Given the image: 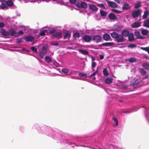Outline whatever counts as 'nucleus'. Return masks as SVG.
Masks as SVG:
<instances>
[{"instance_id":"1","label":"nucleus","mask_w":149,"mask_h":149,"mask_svg":"<svg viewBox=\"0 0 149 149\" xmlns=\"http://www.w3.org/2000/svg\"><path fill=\"white\" fill-rule=\"evenodd\" d=\"M111 37L114 39L118 42H123L125 40V39L121 34H118L116 32H113L110 33Z\"/></svg>"},{"instance_id":"2","label":"nucleus","mask_w":149,"mask_h":149,"mask_svg":"<svg viewBox=\"0 0 149 149\" xmlns=\"http://www.w3.org/2000/svg\"><path fill=\"white\" fill-rule=\"evenodd\" d=\"M47 47L45 46L42 47L41 52H40L39 55L41 58H43L44 56L47 53Z\"/></svg>"},{"instance_id":"3","label":"nucleus","mask_w":149,"mask_h":149,"mask_svg":"<svg viewBox=\"0 0 149 149\" xmlns=\"http://www.w3.org/2000/svg\"><path fill=\"white\" fill-rule=\"evenodd\" d=\"M76 5L79 8H83L84 9L86 8L88 6L87 4L83 1L81 2H77L76 3Z\"/></svg>"},{"instance_id":"4","label":"nucleus","mask_w":149,"mask_h":149,"mask_svg":"<svg viewBox=\"0 0 149 149\" xmlns=\"http://www.w3.org/2000/svg\"><path fill=\"white\" fill-rule=\"evenodd\" d=\"M141 15V12L139 9L134 11L132 13V17L134 18H135L139 16H140Z\"/></svg>"},{"instance_id":"5","label":"nucleus","mask_w":149,"mask_h":149,"mask_svg":"<svg viewBox=\"0 0 149 149\" xmlns=\"http://www.w3.org/2000/svg\"><path fill=\"white\" fill-rule=\"evenodd\" d=\"M52 36L58 39L61 38H62V33L61 32H55L52 35Z\"/></svg>"},{"instance_id":"6","label":"nucleus","mask_w":149,"mask_h":149,"mask_svg":"<svg viewBox=\"0 0 149 149\" xmlns=\"http://www.w3.org/2000/svg\"><path fill=\"white\" fill-rule=\"evenodd\" d=\"M109 6L111 8H116L118 6L114 2L109 1L108 0H106Z\"/></svg>"},{"instance_id":"7","label":"nucleus","mask_w":149,"mask_h":149,"mask_svg":"<svg viewBox=\"0 0 149 149\" xmlns=\"http://www.w3.org/2000/svg\"><path fill=\"white\" fill-rule=\"evenodd\" d=\"M93 39L96 43L99 42L102 40L101 37L98 35H96L93 36Z\"/></svg>"},{"instance_id":"8","label":"nucleus","mask_w":149,"mask_h":149,"mask_svg":"<svg viewBox=\"0 0 149 149\" xmlns=\"http://www.w3.org/2000/svg\"><path fill=\"white\" fill-rule=\"evenodd\" d=\"M83 39L87 42H89L91 40V37L88 35H85L83 37Z\"/></svg>"},{"instance_id":"9","label":"nucleus","mask_w":149,"mask_h":149,"mask_svg":"<svg viewBox=\"0 0 149 149\" xmlns=\"http://www.w3.org/2000/svg\"><path fill=\"white\" fill-rule=\"evenodd\" d=\"M0 33H1L3 35L5 36H8L9 35V31H6L5 29H0Z\"/></svg>"},{"instance_id":"10","label":"nucleus","mask_w":149,"mask_h":149,"mask_svg":"<svg viewBox=\"0 0 149 149\" xmlns=\"http://www.w3.org/2000/svg\"><path fill=\"white\" fill-rule=\"evenodd\" d=\"M114 44V43L113 42H107L103 43L101 45H100L99 46L100 47L102 46H107V47H111Z\"/></svg>"},{"instance_id":"11","label":"nucleus","mask_w":149,"mask_h":149,"mask_svg":"<svg viewBox=\"0 0 149 149\" xmlns=\"http://www.w3.org/2000/svg\"><path fill=\"white\" fill-rule=\"evenodd\" d=\"M141 25V23L139 22H135L133 23L131 25L133 28H137L139 27Z\"/></svg>"},{"instance_id":"12","label":"nucleus","mask_w":149,"mask_h":149,"mask_svg":"<svg viewBox=\"0 0 149 149\" xmlns=\"http://www.w3.org/2000/svg\"><path fill=\"white\" fill-rule=\"evenodd\" d=\"M103 39L106 41H108L110 40L111 38L109 34L108 33H105L102 36Z\"/></svg>"},{"instance_id":"13","label":"nucleus","mask_w":149,"mask_h":149,"mask_svg":"<svg viewBox=\"0 0 149 149\" xmlns=\"http://www.w3.org/2000/svg\"><path fill=\"white\" fill-rule=\"evenodd\" d=\"M9 35H11L12 36H17V33L13 29L9 30Z\"/></svg>"},{"instance_id":"14","label":"nucleus","mask_w":149,"mask_h":149,"mask_svg":"<svg viewBox=\"0 0 149 149\" xmlns=\"http://www.w3.org/2000/svg\"><path fill=\"white\" fill-rule=\"evenodd\" d=\"M24 39L27 41L32 42L34 40V38L33 37L31 36H28L25 37Z\"/></svg>"},{"instance_id":"15","label":"nucleus","mask_w":149,"mask_h":149,"mask_svg":"<svg viewBox=\"0 0 149 149\" xmlns=\"http://www.w3.org/2000/svg\"><path fill=\"white\" fill-rule=\"evenodd\" d=\"M129 34V31L126 30H123L121 33V35L123 36V37H127L128 36Z\"/></svg>"},{"instance_id":"16","label":"nucleus","mask_w":149,"mask_h":149,"mask_svg":"<svg viewBox=\"0 0 149 149\" xmlns=\"http://www.w3.org/2000/svg\"><path fill=\"white\" fill-rule=\"evenodd\" d=\"M89 8L94 11H97V8L95 5L93 4H91L89 6Z\"/></svg>"},{"instance_id":"17","label":"nucleus","mask_w":149,"mask_h":149,"mask_svg":"<svg viewBox=\"0 0 149 149\" xmlns=\"http://www.w3.org/2000/svg\"><path fill=\"white\" fill-rule=\"evenodd\" d=\"M108 17L109 19L111 20L116 19L117 18V17L113 13H111L108 15Z\"/></svg>"},{"instance_id":"18","label":"nucleus","mask_w":149,"mask_h":149,"mask_svg":"<svg viewBox=\"0 0 149 149\" xmlns=\"http://www.w3.org/2000/svg\"><path fill=\"white\" fill-rule=\"evenodd\" d=\"M113 80V79L112 78L108 77L105 79V82L106 84H110L112 83Z\"/></svg>"},{"instance_id":"19","label":"nucleus","mask_w":149,"mask_h":149,"mask_svg":"<svg viewBox=\"0 0 149 149\" xmlns=\"http://www.w3.org/2000/svg\"><path fill=\"white\" fill-rule=\"evenodd\" d=\"M128 36V40L129 41L132 42L134 40V35L132 33H129Z\"/></svg>"},{"instance_id":"20","label":"nucleus","mask_w":149,"mask_h":149,"mask_svg":"<svg viewBox=\"0 0 149 149\" xmlns=\"http://www.w3.org/2000/svg\"><path fill=\"white\" fill-rule=\"evenodd\" d=\"M130 8V6L129 4L127 3H124L123 6L122 7V9L123 10H128Z\"/></svg>"},{"instance_id":"21","label":"nucleus","mask_w":149,"mask_h":149,"mask_svg":"<svg viewBox=\"0 0 149 149\" xmlns=\"http://www.w3.org/2000/svg\"><path fill=\"white\" fill-rule=\"evenodd\" d=\"M142 66L145 69L149 70V63L148 62L143 63L142 65Z\"/></svg>"},{"instance_id":"22","label":"nucleus","mask_w":149,"mask_h":149,"mask_svg":"<svg viewBox=\"0 0 149 149\" xmlns=\"http://www.w3.org/2000/svg\"><path fill=\"white\" fill-rule=\"evenodd\" d=\"M79 51L82 54L84 55H89L88 52L86 50L79 49Z\"/></svg>"},{"instance_id":"23","label":"nucleus","mask_w":149,"mask_h":149,"mask_svg":"<svg viewBox=\"0 0 149 149\" xmlns=\"http://www.w3.org/2000/svg\"><path fill=\"white\" fill-rule=\"evenodd\" d=\"M4 2H5L6 3V4L7 5V6H12L13 4V2L10 0L8 1H7L5 0H4Z\"/></svg>"},{"instance_id":"24","label":"nucleus","mask_w":149,"mask_h":149,"mask_svg":"<svg viewBox=\"0 0 149 149\" xmlns=\"http://www.w3.org/2000/svg\"><path fill=\"white\" fill-rule=\"evenodd\" d=\"M100 14L101 16L104 17L107 16V13L104 10H101L100 11Z\"/></svg>"},{"instance_id":"25","label":"nucleus","mask_w":149,"mask_h":149,"mask_svg":"<svg viewBox=\"0 0 149 149\" xmlns=\"http://www.w3.org/2000/svg\"><path fill=\"white\" fill-rule=\"evenodd\" d=\"M143 26L145 27L149 28V18L147 19L146 21L144 22Z\"/></svg>"},{"instance_id":"26","label":"nucleus","mask_w":149,"mask_h":149,"mask_svg":"<svg viewBox=\"0 0 149 149\" xmlns=\"http://www.w3.org/2000/svg\"><path fill=\"white\" fill-rule=\"evenodd\" d=\"M47 30H43L40 31L39 33V35L40 36H44L45 34V33H47Z\"/></svg>"},{"instance_id":"27","label":"nucleus","mask_w":149,"mask_h":149,"mask_svg":"<svg viewBox=\"0 0 149 149\" xmlns=\"http://www.w3.org/2000/svg\"><path fill=\"white\" fill-rule=\"evenodd\" d=\"M139 70L142 75H144L146 74V72L144 69L143 68H139Z\"/></svg>"},{"instance_id":"28","label":"nucleus","mask_w":149,"mask_h":149,"mask_svg":"<svg viewBox=\"0 0 149 149\" xmlns=\"http://www.w3.org/2000/svg\"><path fill=\"white\" fill-rule=\"evenodd\" d=\"M121 29L120 26L118 25H116L114 27V30L116 31H119Z\"/></svg>"},{"instance_id":"29","label":"nucleus","mask_w":149,"mask_h":149,"mask_svg":"<svg viewBox=\"0 0 149 149\" xmlns=\"http://www.w3.org/2000/svg\"><path fill=\"white\" fill-rule=\"evenodd\" d=\"M1 7V8L3 9L4 8H7V5L5 2H4V0H3L2 2Z\"/></svg>"},{"instance_id":"30","label":"nucleus","mask_w":149,"mask_h":149,"mask_svg":"<svg viewBox=\"0 0 149 149\" xmlns=\"http://www.w3.org/2000/svg\"><path fill=\"white\" fill-rule=\"evenodd\" d=\"M142 34L143 35H146L148 33V31L146 29H143L141 31Z\"/></svg>"},{"instance_id":"31","label":"nucleus","mask_w":149,"mask_h":149,"mask_svg":"<svg viewBox=\"0 0 149 149\" xmlns=\"http://www.w3.org/2000/svg\"><path fill=\"white\" fill-rule=\"evenodd\" d=\"M45 59L46 62L47 63H51L52 62V59L49 56H46Z\"/></svg>"},{"instance_id":"32","label":"nucleus","mask_w":149,"mask_h":149,"mask_svg":"<svg viewBox=\"0 0 149 149\" xmlns=\"http://www.w3.org/2000/svg\"><path fill=\"white\" fill-rule=\"evenodd\" d=\"M149 12L148 11L146 10L145 11L143 15V19H145L147 18L148 16L149 15Z\"/></svg>"},{"instance_id":"33","label":"nucleus","mask_w":149,"mask_h":149,"mask_svg":"<svg viewBox=\"0 0 149 149\" xmlns=\"http://www.w3.org/2000/svg\"><path fill=\"white\" fill-rule=\"evenodd\" d=\"M64 36L63 37L64 39H69L71 35L70 34L68 33H65L64 35Z\"/></svg>"},{"instance_id":"34","label":"nucleus","mask_w":149,"mask_h":149,"mask_svg":"<svg viewBox=\"0 0 149 149\" xmlns=\"http://www.w3.org/2000/svg\"><path fill=\"white\" fill-rule=\"evenodd\" d=\"M112 119L116 122V124L114 125L113 126H118V119L114 117L112 118Z\"/></svg>"},{"instance_id":"35","label":"nucleus","mask_w":149,"mask_h":149,"mask_svg":"<svg viewBox=\"0 0 149 149\" xmlns=\"http://www.w3.org/2000/svg\"><path fill=\"white\" fill-rule=\"evenodd\" d=\"M103 74L105 76H107L109 75L108 71L106 68H104L103 70Z\"/></svg>"},{"instance_id":"36","label":"nucleus","mask_w":149,"mask_h":149,"mask_svg":"<svg viewBox=\"0 0 149 149\" xmlns=\"http://www.w3.org/2000/svg\"><path fill=\"white\" fill-rule=\"evenodd\" d=\"M141 49L143 50L146 51L149 54V47H141Z\"/></svg>"},{"instance_id":"37","label":"nucleus","mask_w":149,"mask_h":149,"mask_svg":"<svg viewBox=\"0 0 149 149\" xmlns=\"http://www.w3.org/2000/svg\"><path fill=\"white\" fill-rule=\"evenodd\" d=\"M97 6L101 8H103L104 9H106L107 8H105V5L104 4L102 3H97Z\"/></svg>"},{"instance_id":"38","label":"nucleus","mask_w":149,"mask_h":149,"mask_svg":"<svg viewBox=\"0 0 149 149\" xmlns=\"http://www.w3.org/2000/svg\"><path fill=\"white\" fill-rule=\"evenodd\" d=\"M128 61L132 63L136 61V60L135 58H131L128 59Z\"/></svg>"},{"instance_id":"39","label":"nucleus","mask_w":149,"mask_h":149,"mask_svg":"<svg viewBox=\"0 0 149 149\" xmlns=\"http://www.w3.org/2000/svg\"><path fill=\"white\" fill-rule=\"evenodd\" d=\"M112 10L113 12L116 13H121V11L120 10H118L117 9H114V8H112Z\"/></svg>"},{"instance_id":"40","label":"nucleus","mask_w":149,"mask_h":149,"mask_svg":"<svg viewBox=\"0 0 149 149\" xmlns=\"http://www.w3.org/2000/svg\"><path fill=\"white\" fill-rule=\"evenodd\" d=\"M62 72L65 73H67L68 72L69 70L68 69L65 68L62 69Z\"/></svg>"},{"instance_id":"41","label":"nucleus","mask_w":149,"mask_h":149,"mask_svg":"<svg viewBox=\"0 0 149 149\" xmlns=\"http://www.w3.org/2000/svg\"><path fill=\"white\" fill-rule=\"evenodd\" d=\"M80 36V34L78 32H76L74 34V38H79Z\"/></svg>"},{"instance_id":"42","label":"nucleus","mask_w":149,"mask_h":149,"mask_svg":"<svg viewBox=\"0 0 149 149\" xmlns=\"http://www.w3.org/2000/svg\"><path fill=\"white\" fill-rule=\"evenodd\" d=\"M141 6V3L139 2L135 4L134 6V8L136 9L139 8Z\"/></svg>"},{"instance_id":"43","label":"nucleus","mask_w":149,"mask_h":149,"mask_svg":"<svg viewBox=\"0 0 149 149\" xmlns=\"http://www.w3.org/2000/svg\"><path fill=\"white\" fill-rule=\"evenodd\" d=\"M56 31V30L55 29H53L49 30V33L51 34H54Z\"/></svg>"},{"instance_id":"44","label":"nucleus","mask_w":149,"mask_h":149,"mask_svg":"<svg viewBox=\"0 0 149 149\" xmlns=\"http://www.w3.org/2000/svg\"><path fill=\"white\" fill-rule=\"evenodd\" d=\"M79 75L80 77H84L87 76V74H84L82 73H79Z\"/></svg>"},{"instance_id":"45","label":"nucleus","mask_w":149,"mask_h":149,"mask_svg":"<svg viewBox=\"0 0 149 149\" xmlns=\"http://www.w3.org/2000/svg\"><path fill=\"white\" fill-rule=\"evenodd\" d=\"M136 47V45L134 44H131L128 46V47L129 48H133Z\"/></svg>"},{"instance_id":"46","label":"nucleus","mask_w":149,"mask_h":149,"mask_svg":"<svg viewBox=\"0 0 149 149\" xmlns=\"http://www.w3.org/2000/svg\"><path fill=\"white\" fill-rule=\"evenodd\" d=\"M31 50L33 51V52H36V53H37V48H36L34 46L32 47H31Z\"/></svg>"},{"instance_id":"47","label":"nucleus","mask_w":149,"mask_h":149,"mask_svg":"<svg viewBox=\"0 0 149 149\" xmlns=\"http://www.w3.org/2000/svg\"><path fill=\"white\" fill-rule=\"evenodd\" d=\"M16 42L18 44L22 42V39L21 38H18L16 39Z\"/></svg>"},{"instance_id":"48","label":"nucleus","mask_w":149,"mask_h":149,"mask_svg":"<svg viewBox=\"0 0 149 149\" xmlns=\"http://www.w3.org/2000/svg\"><path fill=\"white\" fill-rule=\"evenodd\" d=\"M96 65V63L94 61L92 63V66H91V68H94L95 67Z\"/></svg>"},{"instance_id":"49","label":"nucleus","mask_w":149,"mask_h":149,"mask_svg":"<svg viewBox=\"0 0 149 149\" xmlns=\"http://www.w3.org/2000/svg\"><path fill=\"white\" fill-rule=\"evenodd\" d=\"M69 2L70 3L72 4H74L76 3V0H69Z\"/></svg>"},{"instance_id":"50","label":"nucleus","mask_w":149,"mask_h":149,"mask_svg":"<svg viewBox=\"0 0 149 149\" xmlns=\"http://www.w3.org/2000/svg\"><path fill=\"white\" fill-rule=\"evenodd\" d=\"M4 26V24L3 22H0V28H2Z\"/></svg>"},{"instance_id":"51","label":"nucleus","mask_w":149,"mask_h":149,"mask_svg":"<svg viewBox=\"0 0 149 149\" xmlns=\"http://www.w3.org/2000/svg\"><path fill=\"white\" fill-rule=\"evenodd\" d=\"M23 32L22 30H20L17 33V35L19 34H23Z\"/></svg>"},{"instance_id":"52","label":"nucleus","mask_w":149,"mask_h":149,"mask_svg":"<svg viewBox=\"0 0 149 149\" xmlns=\"http://www.w3.org/2000/svg\"><path fill=\"white\" fill-rule=\"evenodd\" d=\"M89 56L91 57L92 59V61L93 62L95 60V58L93 57L92 55H89Z\"/></svg>"},{"instance_id":"53","label":"nucleus","mask_w":149,"mask_h":149,"mask_svg":"<svg viewBox=\"0 0 149 149\" xmlns=\"http://www.w3.org/2000/svg\"><path fill=\"white\" fill-rule=\"evenodd\" d=\"M51 45L53 46H57L59 45V44L57 43H51Z\"/></svg>"},{"instance_id":"54","label":"nucleus","mask_w":149,"mask_h":149,"mask_svg":"<svg viewBox=\"0 0 149 149\" xmlns=\"http://www.w3.org/2000/svg\"><path fill=\"white\" fill-rule=\"evenodd\" d=\"M99 56L100 57V59H103L104 58V56L103 55H99Z\"/></svg>"},{"instance_id":"55","label":"nucleus","mask_w":149,"mask_h":149,"mask_svg":"<svg viewBox=\"0 0 149 149\" xmlns=\"http://www.w3.org/2000/svg\"><path fill=\"white\" fill-rule=\"evenodd\" d=\"M67 49H73L74 48L73 47H67Z\"/></svg>"},{"instance_id":"56","label":"nucleus","mask_w":149,"mask_h":149,"mask_svg":"<svg viewBox=\"0 0 149 149\" xmlns=\"http://www.w3.org/2000/svg\"><path fill=\"white\" fill-rule=\"evenodd\" d=\"M116 2H117L118 3L120 4V1L119 0H114Z\"/></svg>"},{"instance_id":"57","label":"nucleus","mask_w":149,"mask_h":149,"mask_svg":"<svg viewBox=\"0 0 149 149\" xmlns=\"http://www.w3.org/2000/svg\"><path fill=\"white\" fill-rule=\"evenodd\" d=\"M95 74H96L95 72H94L90 75V77H91L93 76H94L95 75Z\"/></svg>"},{"instance_id":"58","label":"nucleus","mask_w":149,"mask_h":149,"mask_svg":"<svg viewBox=\"0 0 149 149\" xmlns=\"http://www.w3.org/2000/svg\"><path fill=\"white\" fill-rule=\"evenodd\" d=\"M144 38V37L142 36H141L139 38L141 39H143Z\"/></svg>"},{"instance_id":"59","label":"nucleus","mask_w":149,"mask_h":149,"mask_svg":"<svg viewBox=\"0 0 149 149\" xmlns=\"http://www.w3.org/2000/svg\"><path fill=\"white\" fill-rule=\"evenodd\" d=\"M139 31H137V32H135V35H136L137 34H139Z\"/></svg>"},{"instance_id":"60","label":"nucleus","mask_w":149,"mask_h":149,"mask_svg":"<svg viewBox=\"0 0 149 149\" xmlns=\"http://www.w3.org/2000/svg\"><path fill=\"white\" fill-rule=\"evenodd\" d=\"M148 75H146L145 77V79H147L148 77Z\"/></svg>"},{"instance_id":"61","label":"nucleus","mask_w":149,"mask_h":149,"mask_svg":"<svg viewBox=\"0 0 149 149\" xmlns=\"http://www.w3.org/2000/svg\"><path fill=\"white\" fill-rule=\"evenodd\" d=\"M98 72V68H97V70L95 71V72H94L95 74L97 73Z\"/></svg>"},{"instance_id":"62","label":"nucleus","mask_w":149,"mask_h":149,"mask_svg":"<svg viewBox=\"0 0 149 149\" xmlns=\"http://www.w3.org/2000/svg\"><path fill=\"white\" fill-rule=\"evenodd\" d=\"M93 80H95L96 78L95 77H94L93 78H92Z\"/></svg>"},{"instance_id":"63","label":"nucleus","mask_w":149,"mask_h":149,"mask_svg":"<svg viewBox=\"0 0 149 149\" xmlns=\"http://www.w3.org/2000/svg\"><path fill=\"white\" fill-rule=\"evenodd\" d=\"M124 113H129V112H128V111H126Z\"/></svg>"},{"instance_id":"64","label":"nucleus","mask_w":149,"mask_h":149,"mask_svg":"<svg viewBox=\"0 0 149 149\" xmlns=\"http://www.w3.org/2000/svg\"><path fill=\"white\" fill-rule=\"evenodd\" d=\"M135 85H136V84L135 83L133 84V86H135Z\"/></svg>"}]
</instances>
